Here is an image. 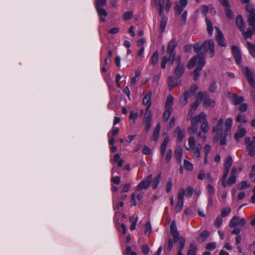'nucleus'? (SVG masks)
Returning <instances> with one entry per match:
<instances>
[{"instance_id":"1","label":"nucleus","mask_w":255,"mask_h":255,"mask_svg":"<svg viewBox=\"0 0 255 255\" xmlns=\"http://www.w3.org/2000/svg\"><path fill=\"white\" fill-rule=\"evenodd\" d=\"M233 122L232 118H229L227 119L224 123L225 129L223 131V119L221 118L217 121L216 124L213 126L212 129L213 132L216 133L213 139L214 142L216 143L220 139V145H224L226 144V137L228 132L232 128Z\"/></svg>"},{"instance_id":"2","label":"nucleus","mask_w":255,"mask_h":255,"mask_svg":"<svg viewBox=\"0 0 255 255\" xmlns=\"http://www.w3.org/2000/svg\"><path fill=\"white\" fill-rule=\"evenodd\" d=\"M206 116L204 113H201L198 116L193 117L191 121V126L188 128L190 134H193L197 130L198 124L203 122L201 127L202 132H199L197 133L198 136L203 141H205L206 139V134L207 131V122L206 121Z\"/></svg>"},{"instance_id":"3","label":"nucleus","mask_w":255,"mask_h":255,"mask_svg":"<svg viewBox=\"0 0 255 255\" xmlns=\"http://www.w3.org/2000/svg\"><path fill=\"white\" fill-rule=\"evenodd\" d=\"M177 43L175 39H172L168 43L167 47V53L169 57H167L164 56L161 58V67L165 69L168 61H170L171 64H173L174 61L177 63V65H184L181 62V56L178 55L176 57L175 48L177 47Z\"/></svg>"},{"instance_id":"4","label":"nucleus","mask_w":255,"mask_h":255,"mask_svg":"<svg viewBox=\"0 0 255 255\" xmlns=\"http://www.w3.org/2000/svg\"><path fill=\"white\" fill-rule=\"evenodd\" d=\"M164 3L165 0H151V5L153 7L156 8L158 9V14L162 16L159 25V30L161 33L165 31L168 20L167 17L163 14L164 9Z\"/></svg>"},{"instance_id":"5","label":"nucleus","mask_w":255,"mask_h":255,"mask_svg":"<svg viewBox=\"0 0 255 255\" xmlns=\"http://www.w3.org/2000/svg\"><path fill=\"white\" fill-rule=\"evenodd\" d=\"M236 24L242 31V35L245 39L251 38L253 35V31L251 28H248L247 31H245L246 24L241 15H238L236 19Z\"/></svg>"},{"instance_id":"6","label":"nucleus","mask_w":255,"mask_h":255,"mask_svg":"<svg viewBox=\"0 0 255 255\" xmlns=\"http://www.w3.org/2000/svg\"><path fill=\"white\" fill-rule=\"evenodd\" d=\"M198 86L196 85H192L188 91H186L182 98H181L180 101L186 105L188 103L189 98L194 95L196 91L198 90Z\"/></svg>"},{"instance_id":"7","label":"nucleus","mask_w":255,"mask_h":255,"mask_svg":"<svg viewBox=\"0 0 255 255\" xmlns=\"http://www.w3.org/2000/svg\"><path fill=\"white\" fill-rule=\"evenodd\" d=\"M242 70L249 83L253 88H255V80L254 77V74L252 70L248 67H244Z\"/></svg>"},{"instance_id":"8","label":"nucleus","mask_w":255,"mask_h":255,"mask_svg":"<svg viewBox=\"0 0 255 255\" xmlns=\"http://www.w3.org/2000/svg\"><path fill=\"white\" fill-rule=\"evenodd\" d=\"M152 179V175L151 174L148 175L145 179H143L138 184L136 187V190L137 191H140L143 189H147Z\"/></svg>"},{"instance_id":"9","label":"nucleus","mask_w":255,"mask_h":255,"mask_svg":"<svg viewBox=\"0 0 255 255\" xmlns=\"http://www.w3.org/2000/svg\"><path fill=\"white\" fill-rule=\"evenodd\" d=\"M205 64V61L202 58H200L199 61L198 62L197 67L193 71V80L196 81L198 80L200 77V72L202 69V68Z\"/></svg>"},{"instance_id":"10","label":"nucleus","mask_w":255,"mask_h":255,"mask_svg":"<svg viewBox=\"0 0 255 255\" xmlns=\"http://www.w3.org/2000/svg\"><path fill=\"white\" fill-rule=\"evenodd\" d=\"M246 224V221L245 219H240L238 217L234 216L231 219L229 225L231 228H233L237 226H244Z\"/></svg>"},{"instance_id":"11","label":"nucleus","mask_w":255,"mask_h":255,"mask_svg":"<svg viewBox=\"0 0 255 255\" xmlns=\"http://www.w3.org/2000/svg\"><path fill=\"white\" fill-rule=\"evenodd\" d=\"M215 28L216 31L215 35L216 40L218 42V45L222 47H226V44L225 42V39L222 31L218 27L216 26Z\"/></svg>"},{"instance_id":"12","label":"nucleus","mask_w":255,"mask_h":255,"mask_svg":"<svg viewBox=\"0 0 255 255\" xmlns=\"http://www.w3.org/2000/svg\"><path fill=\"white\" fill-rule=\"evenodd\" d=\"M221 4L225 7V12L227 17L230 19H233L234 14L233 12L231 10L230 4L228 0H219Z\"/></svg>"},{"instance_id":"13","label":"nucleus","mask_w":255,"mask_h":255,"mask_svg":"<svg viewBox=\"0 0 255 255\" xmlns=\"http://www.w3.org/2000/svg\"><path fill=\"white\" fill-rule=\"evenodd\" d=\"M187 0H180L176 1L175 3L174 8L176 10L175 14L179 15L182 12L183 8L187 5Z\"/></svg>"},{"instance_id":"14","label":"nucleus","mask_w":255,"mask_h":255,"mask_svg":"<svg viewBox=\"0 0 255 255\" xmlns=\"http://www.w3.org/2000/svg\"><path fill=\"white\" fill-rule=\"evenodd\" d=\"M170 233L173 236L174 243H176L180 240L179 233L177 231L176 223L174 222H172L170 225Z\"/></svg>"},{"instance_id":"15","label":"nucleus","mask_w":255,"mask_h":255,"mask_svg":"<svg viewBox=\"0 0 255 255\" xmlns=\"http://www.w3.org/2000/svg\"><path fill=\"white\" fill-rule=\"evenodd\" d=\"M231 49L237 64L240 65L242 61L240 50L237 46L235 45L232 46Z\"/></svg>"},{"instance_id":"16","label":"nucleus","mask_w":255,"mask_h":255,"mask_svg":"<svg viewBox=\"0 0 255 255\" xmlns=\"http://www.w3.org/2000/svg\"><path fill=\"white\" fill-rule=\"evenodd\" d=\"M200 58H202L205 60V58L203 55L202 54H198V55L196 57H192L188 62L187 67L188 69H191L193 68L196 63H198V61H199Z\"/></svg>"},{"instance_id":"17","label":"nucleus","mask_w":255,"mask_h":255,"mask_svg":"<svg viewBox=\"0 0 255 255\" xmlns=\"http://www.w3.org/2000/svg\"><path fill=\"white\" fill-rule=\"evenodd\" d=\"M207 44V40H206L204 42V43L200 45L199 43H195L194 44L192 45V48H193L194 51L198 54L201 52L202 50H205L206 49V47Z\"/></svg>"},{"instance_id":"18","label":"nucleus","mask_w":255,"mask_h":255,"mask_svg":"<svg viewBox=\"0 0 255 255\" xmlns=\"http://www.w3.org/2000/svg\"><path fill=\"white\" fill-rule=\"evenodd\" d=\"M185 66L184 65H176L174 71V74L176 78L181 77L185 72Z\"/></svg>"},{"instance_id":"19","label":"nucleus","mask_w":255,"mask_h":255,"mask_svg":"<svg viewBox=\"0 0 255 255\" xmlns=\"http://www.w3.org/2000/svg\"><path fill=\"white\" fill-rule=\"evenodd\" d=\"M246 133V129L242 127L241 125L239 126L238 127V129L235 134L234 138L238 141L239 139L242 137H243Z\"/></svg>"},{"instance_id":"20","label":"nucleus","mask_w":255,"mask_h":255,"mask_svg":"<svg viewBox=\"0 0 255 255\" xmlns=\"http://www.w3.org/2000/svg\"><path fill=\"white\" fill-rule=\"evenodd\" d=\"M151 96L152 92L150 91L144 96L142 100V104L147 106L146 107H149V109L150 108L152 104L151 101Z\"/></svg>"},{"instance_id":"21","label":"nucleus","mask_w":255,"mask_h":255,"mask_svg":"<svg viewBox=\"0 0 255 255\" xmlns=\"http://www.w3.org/2000/svg\"><path fill=\"white\" fill-rule=\"evenodd\" d=\"M231 103L234 105H237L244 101V98L243 97H240L237 94H233L230 97Z\"/></svg>"},{"instance_id":"22","label":"nucleus","mask_w":255,"mask_h":255,"mask_svg":"<svg viewBox=\"0 0 255 255\" xmlns=\"http://www.w3.org/2000/svg\"><path fill=\"white\" fill-rule=\"evenodd\" d=\"M183 150L180 146H177L175 150V157L179 164H181L182 160Z\"/></svg>"},{"instance_id":"23","label":"nucleus","mask_w":255,"mask_h":255,"mask_svg":"<svg viewBox=\"0 0 255 255\" xmlns=\"http://www.w3.org/2000/svg\"><path fill=\"white\" fill-rule=\"evenodd\" d=\"M174 133H177V142H180L184 138V129L181 128L179 127H176L174 130Z\"/></svg>"},{"instance_id":"24","label":"nucleus","mask_w":255,"mask_h":255,"mask_svg":"<svg viewBox=\"0 0 255 255\" xmlns=\"http://www.w3.org/2000/svg\"><path fill=\"white\" fill-rule=\"evenodd\" d=\"M185 244V239L183 237H180V240L178 242V252L176 255H183L182 254V251L184 248Z\"/></svg>"},{"instance_id":"25","label":"nucleus","mask_w":255,"mask_h":255,"mask_svg":"<svg viewBox=\"0 0 255 255\" xmlns=\"http://www.w3.org/2000/svg\"><path fill=\"white\" fill-rule=\"evenodd\" d=\"M152 119V115L151 112L148 107H146L145 109V113L144 116V122H151Z\"/></svg>"},{"instance_id":"26","label":"nucleus","mask_w":255,"mask_h":255,"mask_svg":"<svg viewBox=\"0 0 255 255\" xmlns=\"http://www.w3.org/2000/svg\"><path fill=\"white\" fill-rule=\"evenodd\" d=\"M215 44L213 40H208V54L210 57H213L215 54Z\"/></svg>"},{"instance_id":"27","label":"nucleus","mask_w":255,"mask_h":255,"mask_svg":"<svg viewBox=\"0 0 255 255\" xmlns=\"http://www.w3.org/2000/svg\"><path fill=\"white\" fill-rule=\"evenodd\" d=\"M169 141V138L165 137L160 146V153L162 156H164L165 153L166 147Z\"/></svg>"},{"instance_id":"28","label":"nucleus","mask_w":255,"mask_h":255,"mask_svg":"<svg viewBox=\"0 0 255 255\" xmlns=\"http://www.w3.org/2000/svg\"><path fill=\"white\" fill-rule=\"evenodd\" d=\"M247 46L250 54L253 57L255 58V45L250 41H247Z\"/></svg>"},{"instance_id":"29","label":"nucleus","mask_w":255,"mask_h":255,"mask_svg":"<svg viewBox=\"0 0 255 255\" xmlns=\"http://www.w3.org/2000/svg\"><path fill=\"white\" fill-rule=\"evenodd\" d=\"M167 83L170 89L173 88L174 87L180 84V83L178 84L177 80H174L173 77L171 76L168 77Z\"/></svg>"},{"instance_id":"30","label":"nucleus","mask_w":255,"mask_h":255,"mask_svg":"<svg viewBox=\"0 0 255 255\" xmlns=\"http://www.w3.org/2000/svg\"><path fill=\"white\" fill-rule=\"evenodd\" d=\"M173 97L171 95L168 96L165 102V109L172 110L173 104Z\"/></svg>"},{"instance_id":"31","label":"nucleus","mask_w":255,"mask_h":255,"mask_svg":"<svg viewBox=\"0 0 255 255\" xmlns=\"http://www.w3.org/2000/svg\"><path fill=\"white\" fill-rule=\"evenodd\" d=\"M198 11L199 13H201L203 16H205V21L207 25V16H206V14H207V5H204L203 6L200 7L198 9Z\"/></svg>"},{"instance_id":"32","label":"nucleus","mask_w":255,"mask_h":255,"mask_svg":"<svg viewBox=\"0 0 255 255\" xmlns=\"http://www.w3.org/2000/svg\"><path fill=\"white\" fill-rule=\"evenodd\" d=\"M160 178H161V174H159L156 175L154 177L153 179L152 180H151L152 186L153 189H155L157 187V186L159 183Z\"/></svg>"},{"instance_id":"33","label":"nucleus","mask_w":255,"mask_h":255,"mask_svg":"<svg viewBox=\"0 0 255 255\" xmlns=\"http://www.w3.org/2000/svg\"><path fill=\"white\" fill-rule=\"evenodd\" d=\"M197 247L195 243H191L187 255H196Z\"/></svg>"},{"instance_id":"34","label":"nucleus","mask_w":255,"mask_h":255,"mask_svg":"<svg viewBox=\"0 0 255 255\" xmlns=\"http://www.w3.org/2000/svg\"><path fill=\"white\" fill-rule=\"evenodd\" d=\"M230 170L224 168L223 174L221 179L222 184L224 187L227 186V183L226 182V179L229 174Z\"/></svg>"},{"instance_id":"35","label":"nucleus","mask_w":255,"mask_h":255,"mask_svg":"<svg viewBox=\"0 0 255 255\" xmlns=\"http://www.w3.org/2000/svg\"><path fill=\"white\" fill-rule=\"evenodd\" d=\"M158 52L156 50L153 52L152 54L151 58H150V63L152 65H155L158 62Z\"/></svg>"},{"instance_id":"36","label":"nucleus","mask_w":255,"mask_h":255,"mask_svg":"<svg viewBox=\"0 0 255 255\" xmlns=\"http://www.w3.org/2000/svg\"><path fill=\"white\" fill-rule=\"evenodd\" d=\"M233 164V159L231 156H228L226 159L225 163L224 164V168L227 169H230L231 165Z\"/></svg>"},{"instance_id":"37","label":"nucleus","mask_w":255,"mask_h":255,"mask_svg":"<svg viewBox=\"0 0 255 255\" xmlns=\"http://www.w3.org/2000/svg\"><path fill=\"white\" fill-rule=\"evenodd\" d=\"M183 165L185 170L187 171H192L193 169V164L186 159L184 160Z\"/></svg>"},{"instance_id":"38","label":"nucleus","mask_w":255,"mask_h":255,"mask_svg":"<svg viewBox=\"0 0 255 255\" xmlns=\"http://www.w3.org/2000/svg\"><path fill=\"white\" fill-rule=\"evenodd\" d=\"M96 9L99 16L106 17L108 15V12L104 8L100 7L96 8Z\"/></svg>"},{"instance_id":"39","label":"nucleus","mask_w":255,"mask_h":255,"mask_svg":"<svg viewBox=\"0 0 255 255\" xmlns=\"http://www.w3.org/2000/svg\"><path fill=\"white\" fill-rule=\"evenodd\" d=\"M207 239V231L205 230L202 232L198 238L199 242H203Z\"/></svg>"},{"instance_id":"40","label":"nucleus","mask_w":255,"mask_h":255,"mask_svg":"<svg viewBox=\"0 0 255 255\" xmlns=\"http://www.w3.org/2000/svg\"><path fill=\"white\" fill-rule=\"evenodd\" d=\"M248 22L249 25L255 24V12L248 15Z\"/></svg>"},{"instance_id":"41","label":"nucleus","mask_w":255,"mask_h":255,"mask_svg":"<svg viewBox=\"0 0 255 255\" xmlns=\"http://www.w3.org/2000/svg\"><path fill=\"white\" fill-rule=\"evenodd\" d=\"M231 212L230 207H227L221 210V217L224 218L227 216Z\"/></svg>"},{"instance_id":"42","label":"nucleus","mask_w":255,"mask_h":255,"mask_svg":"<svg viewBox=\"0 0 255 255\" xmlns=\"http://www.w3.org/2000/svg\"><path fill=\"white\" fill-rule=\"evenodd\" d=\"M172 113V110L165 109V111L163 113L162 119L164 121H166L169 118Z\"/></svg>"},{"instance_id":"43","label":"nucleus","mask_w":255,"mask_h":255,"mask_svg":"<svg viewBox=\"0 0 255 255\" xmlns=\"http://www.w3.org/2000/svg\"><path fill=\"white\" fill-rule=\"evenodd\" d=\"M217 90V85L215 81H213L210 84L209 91L210 93H215Z\"/></svg>"},{"instance_id":"44","label":"nucleus","mask_w":255,"mask_h":255,"mask_svg":"<svg viewBox=\"0 0 255 255\" xmlns=\"http://www.w3.org/2000/svg\"><path fill=\"white\" fill-rule=\"evenodd\" d=\"M133 15V12L131 11H128L125 12L123 15V19L124 20L126 21L131 19Z\"/></svg>"},{"instance_id":"45","label":"nucleus","mask_w":255,"mask_h":255,"mask_svg":"<svg viewBox=\"0 0 255 255\" xmlns=\"http://www.w3.org/2000/svg\"><path fill=\"white\" fill-rule=\"evenodd\" d=\"M199 104H200L199 103H198L197 102L195 101L193 103H192L191 105V108L189 110H190V114H191V115H194V111L198 108Z\"/></svg>"},{"instance_id":"46","label":"nucleus","mask_w":255,"mask_h":255,"mask_svg":"<svg viewBox=\"0 0 255 255\" xmlns=\"http://www.w3.org/2000/svg\"><path fill=\"white\" fill-rule=\"evenodd\" d=\"M107 0H95V8L102 7L106 5Z\"/></svg>"},{"instance_id":"47","label":"nucleus","mask_w":255,"mask_h":255,"mask_svg":"<svg viewBox=\"0 0 255 255\" xmlns=\"http://www.w3.org/2000/svg\"><path fill=\"white\" fill-rule=\"evenodd\" d=\"M185 195L184 190L182 189H180L178 193V201L184 202V195Z\"/></svg>"},{"instance_id":"48","label":"nucleus","mask_w":255,"mask_h":255,"mask_svg":"<svg viewBox=\"0 0 255 255\" xmlns=\"http://www.w3.org/2000/svg\"><path fill=\"white\" fill-rule=\"evenodd\" d=\"M152 230L151 225L149 221L147 222L144 226V234L147 233H150Z\"/></svg>"},{"instance_id":"49","label":"nucleus","mask_w":255,"mask_h":255,"mask_svg":"<svg viewBox=\"0 0 255 255\" xmlns=\"http://www.w3.org/2000/svg\"><path fill=\"white\" fill-rule=\"evenodd\" d=\"M165 11L166 13H168L170 9V8L172 6V2H171V0H166V2H165Z\"/></svg>"},{"instance_id":"50","label":"nucleus","mask_w":255,"mask_h":255,"mask_svg":"<svg viewBox=\"0 0 255 255\" xmlns=\"http://www.w3.org/2000/svg\"><path fill=\"white\" fill-rule=\"evenodd\" d=\"M246 9L249 12V14L255 13V7L252 4L248 3L246 6Z\"/></svg>"},{"instance_id":"51","label":"nucleus","mask_w":255,"mask_h":255,"mask_svg":"<svg viewBox=\"0 0 255 255\" xmlns=\"http://www.w3.org/2000/svg\"><path fill=\"white\" fill-rule=\"evenodd\" d=\"M183 202L178 201L175 206V212L176 213L180 212L183 207Z\"/></svg>"},{"instance_id":"52","label":"nucleus","mask_w":255,"mask_h":255,"mask_svg":"<svg viewBox=\"0 0 255 255\" xmlns=\"http://www.w3.org/2000/svg\"><path fill=\"white\" fill-rule=\"evenodd\" d=\"M121 187L122 188L121 191L122 192H127L129 191L130 189V183H126L122 185L121 186Z\"/></svg>"},{"instance_id":"53","label":"nucleus","mask_w":255,"mask_h":255,"mask_svg":"<svg viewBox=\"0 0 255 255\" xmlns=\"http://www.w3.org/2000/svg\"><path fill=\"white\" fill-rule=\"evenodd\" d=\"M188 144H189V146L190 147V149H191L195 147L196 143H195V138L194 137H193V136L190 137L188 139Z\"/></svg>"},{"instance_id":"54","label":"nucleus","mask_w":255,"mask_h":255,"mask_svg":"<svg viewBox=\"0 0 255 255\" xmlns=\"http://www.w3.org/2000/svg\"><path fill=\"white\" fill-rule=\"evenodd\" d=\"M185 192V195L187 197H190L193 192V188L192 187H188L185 190H184Z\"/></svg>"},{"instance_id":"55","label":"nucleus","mask_w":255,"mask_h":255,"mask_svg":"<svg viewBox=\"0 0 255 255\" xmlns=\"http://www.w3.org/2000/svg\"><path fill=\"white\" fill-rule=\"evenodd\" d=\"M196 97V102H197L198 103L201 102L203 98V94L202 92H199L195 95Z\"/></svg>"},{"instance_id":"56","label":"nucleus","mask_w":255,"mask_h":255,"mask_svg":"<svg viewBox=\"0 0 255 255\" xmlns=\"http://www.w3.org/2000/svg\"><path fill=\"white\" fill-rule=\"evenodd\" d=\"M236 122L240 123H246L247 121L244 116L239 114L236 118Z\"/></svg>"},{"instance_id":"57","label":"nucleus","mask_w":255,"mask_h":255,"mask_svg":"<svg viewBox=\"0 0 255 255\" xmlns=\"http://www.w3.org/2000/svg\"><path fill=\"white\" fill-rule=\"evenodd\" d=\"M172 187V180L171 178H170L167 181L166 187V190L167 193L169 192Z\"/></svg>"},{"instance_id":"58","label":"nucleus","mask_w":255,"mask_h":255,"mask_svg":"<svg viewBox=\"0 0 255 255\" xmlns=\"http://www.w3.org/2000/svg\"><path fill=\"white\" fill-rule=\"evenodd\" d=\"M222 222L223 220L222 218L217 217L215 221L214 225L216 227L219 228L222 225Z\"/></svg>"},{"instance_id":"59","label":"nucleus","mask_w":255,"mask_h":255,"mask_svg":"<svg viewBox=\"0 0 255 255\" xmlns=\"http://www.w3.org/2000/svg\"><path fill=\"white\" fill-rule=\"evenodd\" d=\"M236 176L235 175H231L227 183V185H232L236 182Z\"/></svg>"},{"instance_id":"60","label":"nucleus","mask_w":255,"mask_h":255,"mask_svg":"<svg viewBox=\"0 0 255 255\" xmlns=\"http://www.w3.org/2000/svg\"><path fill=\"white\" fill-rule=\"evenodd\" d=\"M216 104V99L215 98H213L211 99L209 98V95L208 94V107L213 108L214 107Z\"/></svg>"},{"instance_id":"61","label":"nucleus","mask_w":255,"mask_h":255,"mask_svg":"<svg viewBox=\"0 0 255 255\" xmlns=\"http://www.w3.org/2000/svg\"><path fill=\"white\" fill-rule=\"evenodd\" d=\"M111 180L112 182L116 185L120 184L121 182V178L119 176H118L112 177Z\"/></svg>"},{"instance_id":"62","label":"nucleus","mask_w":255,"mask_h":255,"mask_svg":"<svg viewBox=\"0 0 255 255\" xmlns=\"http://www.w3.org/2000/svg\"><path fill=\"white\" fill-rule=\"evenodd\" d=\"M191 150L193 153V155L195 157L198 158L200 156V153L199 149L198 148H193L192 149H191Z\"/></svg>"},{"instance_id":"63","label":"nucleus","mask_w":255,"mask_h":255,"mask_svg":"<svg viewBox=\"0 0 255 255\" xmlns=\"http://www.w3.org/2000/svg\"><path fill=\"white\" fill-rule=\"evenodd\" d=\"M247 182L246 181L241 182L238 186V189L240 190H243L246 188H248Z\"/></svg>"},{"instance_id":"64","label":"nucleus","mask_w":255,"mask_h":255,"mask_svg":"<svg viewBox=\"0 0 255 255\" xmlns=\"http://www.w3.org/2000/svg\"><path fill=\"white\" fill-rule=\"evenodd\" d=\"M127 227L125 224H122L120 227L119 228L120 232H122L124 235L127 233Z\"/></svg>"}]
</instances>
